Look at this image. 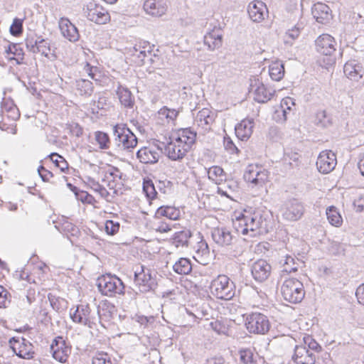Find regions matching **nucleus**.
Wrapping results in <instances>:
<instances>
[{
  "mask_svg": "<svg viewBox=\"0 0 364 364\" xmlns=\"http://www.w3.org/2000/svg\"><path fill=\"white\" fill-rule=\"evenodd\" d=\"M223 176H225V172L220 166H213L208 170V178L213 181H215L218 178H221Z\"/></svg>",
  "mask_w": 364,
  "mask_h": 364,
  "instance_id": "bf43d9fd",
  "label": "nucleus"
},
{
  "mask_svg": "<svg viewBox=\"0 0 364 364\" xmlns=\"http://www.w3.org/2000/svg\"><path fill=\"white\" fill-rule=\"evenodd\" d=\"M59 28L62 35L70 42H76L80 38V33L77 28L65 17L59 20Z\"/></svg>",
  "mask_w": 364,
  "mask_h": 364,
  "instance_id": "412c9836",
  "label": "nucleus"
},
{
  "mask_svg": "<svg viewBox=\"0 0 364 364\" xmlns=\"http://www.w3.org/2000/svg\"><path fill=\"white\" fill-rule=\"evenodd\" d=\"M6 51L8 54H13L16 57L22 58V56L24 55L23 48H21V45L18 43L10 44Z\"/></svg>",
  "mask_w": 364,
  "mask_h": 364,
  "instance_id": "0e129e2a",
  "label": "nucleus"
},
{
  "mask_svg": "<svg viewBox=\"0 0 364 364\" xmlns=\"http://www.w3.org/2000/svg\"><path fill=\"white\" fill-rule=\"evenodd\" d=\"M250 18L256 23H260L268 16V9L266 4L259 0L250 2L247 7Z\"/></svg>",
  "mask_w": 364,
  "mask_h": 364,
  "instance_id": "6ab92c4d",
  "label": "nucleus"
},
{
  "mask_svg": "<svg viewBox=\"0 0 364 364\" xmlns=\"http://www.w3.org/2000/svg\"><path fill=\"white\" fill-rule=\"evenodd\" d=\"M316 124L321 127H328L332 124V117L326 110H320L316 114Z\"/></svg>",
  "mask_w": 364,
  "mask_h": 364,
  "instance_id": "79ce46f5",
  "label": "nucleus"
},
{
  "mask_svg": "<svg viewBox=\"0 0 364 364\" xmlns=\"http://www.w3.org/2000/svg\"><path fill=\"white\" fill-rule=\"evenodd\" d=\"M213 241L221 247H227L233 243L235 237L226 228H217L212 231Z\"/></svg>",
  "mask_w": 364,
  "mask_h": 364,
  "instance_id": "4be33fe9",
  "label": "nucleus"
},
{
  "mask_svg": "<svg viewBox=\"0 0 364 364\" xmlns=\"http://www.w3.org/2000/svg\"><path fill=\"white\" fill-rule=\"evenodd\" d=\"M250 92L254 95V100L259 103L269 101L275 93V90L266 87L259 79H255L250 84Z\"/></svg>",
  "mask_w": 364,
  "mask_h": 364,
  "instance_id": "ddd939ff",
  "label": "nucleus"
},
{
  "mask_svg": "<svg viewBox=\"0 0 364 364\" xmlns=\"http://www.w3.org/2000/svg\"><path fill=\"white\" fill-rule=\"evenodd\" d=\"M343 72L348 78L358 81L364 74V69L356 60H350L344 65Z\"/></svg>",
  "mask_w": 364,
  "mask_h": 364,
  "instance_id": "393cba45",
  "label": "nucleus"
},
{
  "mask_svg": "<svg viewBox=\"0 0 364 364\" xmlns=\"http://www.w3.org/2000/svg\"><path fill=\"white\" fill-rule=\"evenodd\" d=\"M280 263H282V272L291 273L298 269V262L290 255H286L284 259L281 260Z\"/></svg>",
  "mask_w": 364,
  "mask_h": 364,
  "instance_id": "a19ab883",
  "label": "nucleus"
},
{
  "mask_svg": "<svg viewBox=\"0 0 364 364\" xmlns=\"http://www.w3.org/2000/svg\"><path fill=\"white\" fill-rule=\"evenodd\" d=\"M302 29V26L297 24L294 26L291 29H289L286 33V36L292 40L297 38L300 34V31Z\"/></svg>",
  "mask_w": 364,
  "mask_h": 364,
  "instance_id": "69168bd1",
  "label": "nucleus"
},
{
  "mask_svg": "<svg viewBox=\"0 0 364 364\" xmlns=\"http://www.w3.org/2000/svg\"><path fill=\"white\" fill-rule=\"evenodd\" d=\"M38 173L43 181H48L49 178L53 176V173L47 170L43 166H40L38 168Z\"/></svg>",
  "mask_w": 364,
  "mask_h": 364,
  "instance_id": "774afa93",
  "label": "nucleus"
},
{
  "mask_svg": "<svg viewBox=\"0 0 364 364\" xmlns=\"http://www.w3.org/2000/svg\"><path fill=\"white\" fill-rule=\"evenodd\" d=\"M316 49L319 53L328 56L327 65H333L336 62L334 53L336 42L333 37L328 34H322L315 41Z\"/></svg>",
  "mask_w": 364,
  "mask_h": 364,
  "instance_id": "6e6552de",
  "label": "nucleus"
},
{
  "mask_svg": "<svg viewBox=\"0 0 364 364\" xmlns=\"http://www.w3.org/2000/svg\"><path fill=\"white\" fill-rule=\"evenodd\" d=\"M281 294L283 299L291 303H300L305 296L302 282L295 278L285 279L281 287Z\"/></svg>",
  "mask_w": 364,
  "mask_h": 364,
  "instance_id": "39448f33",
  "label": "nucleus"
},
{
  "mask_svg": "<svg viewBox=\"0 0 364 364\" xmlns=\"http://www.w3.org/2000/svg\"><path fill=\"white\" fill-rule=\"evenodd\" d=\"M144 9L146 14L154 17H159L165 14L166 7L160 1L146 0L144 4Z\"/></svg>",
  "mask_w": 364,
  "mask_h": 364,
  "instance_id": "c756f323",
  "label": "nucleus"
},
{
  "mask_svg": "<svg viewBox=\"0 0 364 364\" xmlns=\"http://www.w3.org/2000/svg\"><path fill=\"white\" fill-rule=\"evenodd\" d=\"M303 343L304 346H306L307 348L310 349L311 352L319 353L322 350V347L318 343L309 335H306L303 337Z\"/></svg>",
  "mask_w": 364,
  "mask_h": 364,
  "instance_id": "c03bdc74",
  "label": "nucleus"
},
{
  "mask_svg": "<svg viewBox=\"0 0 364 364\" xmlns=\"http://www.w3.org/2000/svg\"><path fill=\"white\" fill-rule=\"evenodd\" d=\"M210 326L218 334H225L227 331L226 327L219 321L210 322Z\"/></svg>",
  "mask_w": 364,
  "mask_h": 364,
  "instance_id": "338daca9",
  "label": "nucleus"
},
{
  "mask_svg": "<svg viewBox=\"0 0 364 364\" xmlns=\"http://www.w3.org/2000/svg\"><path fill=\"white\" fill-rule=\"evenodd\" d=\"M191 237V232L190 230H181L177 232L174 234L173 237V243L176 247H183L187 246L188 242V239Z\"/></svg>",
  "mask_w": 364,
  "mask_h": 364,
  "instance_id": "ea45409f",
  "label": "nucleus"
},
{
  "mask_svg": "<svg viewBox=\"0 0 364 364\" xmlns=\"http://www.w3.org/2000/svg\"><path fill=\"white\" fill-rule=\"evenodd\" d=\"M23 18H14L9 31L13 36L18 37L23 32Z\"/></svg>",
  "mask_w": 364,
  "mask_h": 364,
  "instance_id": "a18cd8bd",
  "label": "nucleus"
},
{
  "mask_svg": "<svg viewBox=\"0 0 364 364\" xmlns=\"http://www.w3.org/2000/svg\"><path fill=\"white\" fill-rule=\"evenodd\" d=\"M173 270L178 274H188L192 270L191 262L189 259L181 257L175 262Z\"/></svg>",
  "mask_w": 364,
  "mask_h": 364,
  "instance_id": "c9c22d12",
  "label": "nucleus"
},
{
  "mask_svg": "<svg viewBox=\"0 0 364 364\" xmlns=\"http://www.w3.org/2000/svg\"><path fill=\"white\" fill-rule=\"evenodd\" d=\"M11 348L19 358L30 360L35 354L33 345L26 338L13 337L9 340Z\"/></svg>",
  "mask_w": 364,
  "mask_h": 364,
  "instance_id": "f8f14e48",
  "label": "nucleus"
},
{
  "mask_svg": "<svg viewBox=\"0 0 364 364\" xmlns=\"http://www.w3.org/2000/svg\"><path fill=\"white\" fill-rule=\"evenodd\" d=\"M154 217L156 218L166 217L170 220H176L180 217V211L173 206H161L156 210Z\"/></svg>",
  "mask_w": 364,
  "mask_h": 364,
  "instance_id": "2f4dec72",
  "label": "nucleus"
},
{
  "mask_svg": "<svg viewBox=\"0 0 364 364\" xmlns=\"http://www.w3.org/2000/svg\"><path fill=\"white\" fill-rule=\"evenodd\" d=\"M337 164L336 154L331 151H321L316 161V166L319 172L326 174L331 172Z\"/></svg>",
  "mask_w": 364,
  "mask_h": 364,
  "instance_id": "f3484780",
  "label": "nucleus"
},
{
  "mask_svg": "<svg viewBox=\"0 0 364 364\" xmlns=\"http://www.w3.org/2000/svg\"><path fill=\"white\" fill-rule=\"evenodd\" d=\"M189 150L176 140L168 142L165 146L167 156L173 161L182 159Z\"/></svg>",
  "mask_w": 364,
  "mask_h": 364,
  "instance_id": "b1692460",
  "label": "nucleus"
},
{
  "mask_svg": "<svg viewBox=\"0 0 364 364\" xmlns=\"http://www.w3.org/2000/svg\"><path fill=\"white\" fill-rule=\"evenodd\" d=\"M143 191L146 197L151 199L156 198L157 192L152 180L147 178L143 181Z\"/></svg>",
  "mask_w": 364,
  "mask_h": 364,
  "instance_id": "de8ad7c7",
  "label": "nucleus"
},
{
  "mask_svg": "<svg viewBox=\"0 0 364 364\" xmlns=\"http://www.w3.org/2000/svg\"><path fill=\"white\" fill-rule=\"evenodd\" d=\"M70 311V318L74 323L87 326L90 328L92 324H95L97 317L91 314V309L89 304H78L75 309Z\"/></svg>",
  "mask_w": 364,
  "mask_h": 364,
  "instance_id": "9b49d317",
  "label": "nucleus"
},
{
  "mask_svg": "<svg viewBox=\"0 0 364 364\" xmlns=\"http://www.w3.org/2000/svg\"><path fill=\"white\" fill-rule=\"evenodd\" d=\"M53 358L60 363L66 362L71 353V346L62 336H57L50 345Z\"/></svg>",
  "mask_w": 364,
  "mask_h": 364,
  "instance_id": "4468645a",
  "label": "nucleus"
},
{
  "mask_svg": "<svg viewBox=\"0 0 364 364\" xmlns=\"http://www.w3.org/2000/svg\"><path fill=\"white\" fill-rule=\"evenodd\" d=\"M245 326L250 333L264 335L270 328L268 317L259 312H252L247 315Z\"/></svg>",
  "mask_w": 364,
  "mask_h": 364,
  "instance_id": "423d86ee",
  "label": "nucleus"
},
{
  "mask_svg": "<svg viewBox=\"0 0 364 364\" xmlns=\"http://www.w3.org/2000/svg\"><path fill=\"white\" fill-rule=\"evenodd\" d=\"M316 359L317 355L307 348L306 346L301 343L295 346L291 355V360L295 364H315Z\"/></svg>",
  "mask_w": 364,
  "mask_h": 364,
  "instance_id": "2eb2a0df",
  "label": "nucleus"
},
{
  "mask_svg": "<svg viewBox=\"0 0 364 364\" xmlns=\"http://www.w3.org/2000/svg\"><path fill=\"white\" fill-rule=\"evenodd\" d=\"M247 218V211L245 210V213H241L240 215L236 218V220L233 221V226L235 230L238 233H242V235H247L248 232H243L242 230L245 228H247V221H246Z\"/></svg>",
  "mask_w": 364,
  "mask_h": 364,
  "instance_id": "37998d69",
  "label": "nucleus"
},
{
  "mask_svg": "<svg viewBox=\"0 0 364 364\" xmlns=\"http://www.w3.org/2000/svg\"><path fill=\"white\" fill-rule=\"evenodd\" d=\"M95 139L102 149H107L109 147L110 140L109 135L103 132L97 131L95 132Z\"/></svg>",
  "mask_w": 364,
  "mask_h": 364,
  "instance_id": "3c124183",
  "label": "nucleus"
},
{
  "mask_svg": "<svg viewBox=\"0 0 364 364\" xmlns=\"http://www.w3.org/2000/svg\"><path fill=\"white\" fill-rule=\"evenodd\" d=\"M48 299L51 307L56 311L60 312L67 308V301L52 294H48Z\"/></svg>",
  "mask_w": 364,
  "mask_h": 364,
  "instance_id": "58836bf2",
  "label": "nucleus"
},
{
  "mask_svg": "<svg viewBox=\"0 0 364 364\" xmlns=\"http://www.w3.org/2000/svg\"><path fill=\"white\" fill-rule=\"evenodd\" d=\"M124 174L121 172V171L115 166H109L107 170L105 172V177H112L113 180L123 179Z\"/></svg>",
  "mask_w": 364,
  "mask_h": 364,
  "instance_id": "e2e57ef3",
  "label": "nucleus"
},
{
  "mask_svg": "<svg viewBox=\"0 0 364 364\" xmlns=\"http://www.w3.org/2000/svg\"><path fill=\"white\" fill-rule=\"evenodd\" d=\"M113 132L115 150L130 151L136 146L138 139L126 124H115L113 127Z\"/></svg>",
  "mask_w": 364,
  "mask_h": 364,
  "instance_id": "f257e3e1",
  "label": "nucleus"
},
{
  "mask_svg": "<svg viewBox=\"0 0 364 364\" xmlns=\"http://www.w3.org/2000/svg\"><path fill=\"white\" fill-rule=\"evenodd\" d=\"M223 36L220 30H213L204 36V45L210 50H214L222 46Z\"/></svg>",
  "mask_w": 364,
  "mask_h": 364,
  "instance_id": "c85d7f7f",
  "label": "nucleus"
},
{
  "mask_svg": "<svg viewBox=\"0 0 364 364\" xmlns=\"http://www.w3.org/2000/svg\"><path fill=\"white\" fill-rule=\"evenodd\" d=\"M116 312V307L108 301H102L97 306V320L109 321Z\"/></svg>",
  "mask_w": 364,
  "mask_h": 364,
  "instance_id": "bb28decb",
  "label": "nucleus"
},
{
  "mask_svg": "<svg viewBox=\"0 0 364 364\" xmlns=\"http://www.w3.org/2000/svg\"><path fill=\"white\" fill-rule=\"evenodd\" d=\"M314 18L318 23L326 24L332 18L331 10L325 4L318 2L315 4L311 9Z\"/></svg>",
  "mask_w": 364,
  "mask_h": 364,
  "instance_id": "5701e85b",
  "label": "nucleus"
},
{
  "mask_svg": "<svg viewBox=\"0 0 364 364\" xmlns=\"http://www.w3.org/2000/svg\"><path fill=\"white\" fill-rule=\"evenodd\" d=\"M304 211V208L302 203L296 199H293L285 205L282 216L287 220L296 221L301 218Z\"/></svg>",
  "mask_w": 364,
  "mask_h": 364,
  "instance_id": "aec40b11",
  "label": "nucleus"
},
{
  "mask_svg": "<svg viewBox=\"0 0 364 364\" xmlns=\"http://www.w3.org/2000/svg\"><path fill=\"white\" fill-rule=\"evenodd\" d=\"M240 361L244 364H252L256 361L254 359L253 351L250 348H243L240 350Z\"/></svg>",
  "mask_w": 364,
  "mask_h": 364,
  "instance_id": "603ef678",
  "label": "nucleus"
},
{
  "mask_svg": "<svg viewBox=\"0 0 364 364\" xmlns=\"http://www.w3.org/2000/svg\"><path fill=\"white\" fill-rule=\"evenodd\" d=\"M107 97L100 95L97 100H92L91 102V109L93 114L98 113L99 110L105 109L107 105Z\"/></svg>",
  "mask_w": 364,
  "mask_h": 364,
  "instance_id": "864d4df0",
  "label": "nucleus"
},
{
  "mask_svg": "<svg viewBox=\"0 0 364 364\" xmlns=\"http://www.w3.org/2000/svg\"><path fill=\"white\" fill-rule=\"evenodd\" d=\"M90 187L93 191L99 193L101 197L103 198L107 199L109 195V192L103 186L93 179L90 180Z\"/></svg>",
  "mask_w": 364,
  "mask_h": 364,
  "instance_id": "13d9d810",
  "label": "nucleus"
},
{
  "mask_svg": "<svg viewBox=\"0 0 364 364\" xmlns=\"http://www.w3.org/2000/svg\"><path fill=\"white\" fill-rule=\"evenodd\" d=\"M50 43L48 39H44L40 36L39 42L38 43L36 53H41L43 55L47 57L50 51Z\"/></svg>",
  "mask_w": 364,
  "mask_h": 364,
  "instance_id": "5fc2aeb1",
  "label": "nucleus"
},
{
  "mask_svg": "<svg viewBox=\"0 0 364 364\" xmlns=\"http://www.w3.org/2000/svg\"><path fill=\"white\" fill-rule=\"evenodd\" d=\"M269 74L274 81H280L284 75V65L282 61L272 62L269 66Z\"/></svg>",
  "mask_w": 364,
  "mask_h": 364,
  "instance_id": "473e14b6",
  "label": "nucleus"
},
{
  "mask_svg": "<svg viewBox=\"0 0 364 364\" xmlns=\"http://www.w3.org/2000/svg\"><path fill=\"white\" fill-rule=\"evenodd\" d=\"M211 293L219 299L230 300L235 294V284L226 275L220 274L210 284Z\"/></svg>",
  "mask_w": 364,
  "mask_h": 364,
  "instance_id": "7ed1b4c3",
  "label": "nucleus"
},
{
  "mask_svg": "<svg viewBox=\"0 0 364 364\" xmlns=\"http://www.w3.org/2000/svg\"><path fill=\"white\" fill-rule=\"evenodd\" d=\"M120 228L119 222L107 220L105 224V230L107 235H114L118 232Z\"/></svg>",
  "mask_w": 364,
  "mask_h": 364,
  "instance_id": "6e6d98bb",
  "label": "nucleus"
},
{
  "mask_svg": "<svg viewBox=\"0 0 364 364\" xmlns=\"http://www.w3.org/2000/svg\"><path fill=\"white\" fill-rule=\"evenodd\" d=\"M197 133L191 127L181 129L178 130V136L176 137V141L184 145V147H187L191 149L193 144H195L196 139Z\"/></svg>",
  "mask_w": 364,
  "mask_h": 364,
  "instance_id": "cd10ccee",
  "label": "nucleus"
},
{
  "mask_svg": "<svg viewBox=\"0 0 364 364\" xmlns=\"http://www.w3.org/2000/svg\"><path fill=\"white\" fill-rule=\"evenodd\" d=\"M269 171L257 164H250L244 173V180L253 186L261 187L269 178Z\"/></svg>",
  "mask_w": 364,
  "mask_h": 364,
  "instance_id": "9d476101",
  "label": "nucleus"
},
{
  "mask_svg": "<svg viewBox=\"0 0 364 364\" xmlns=\"http://www.w3.org/2000/svg\"><path fill=\"white\" fill-rule=\"evenodd\" d=\"M247 228H245L243 232L257 231L258 233H262L268 231L269 221L267 220V214H262L260 210H257L253 213L247 212Z\"/></svg>",
  "mask_w": 364,
  "mask_h": 364,
  "instance_id": "1a4fd4ad",
  "label": "nucleus"
},
{
  "mask_svg": "<svg viewBox=\"0 0 364 364\" xmlns=\"http://www.w3.org/2000/svg\"><path fill=\"white\" fill-rule=\"evenodd\" d=\"M136 159L144 164H155L161 156V150L156 146H143L136 152Z\"/></svg>",
  "mask_w": 364,
  "mask_h": 364,
  "instance_id": "dca6fc26",
  "label": "nucleus"
},
{
  "mask_svg": "<svg viewBox=\"0 0 364 364\" xmlns=\"http://www.w3.org/2000/svg\"><path fill=\"white\" fill-rule=\"evenodd\" d=\"M215 120L214 113L208 108H203L196 115V121L198 125L204 127L210 125Z\"/></svg>",
  "mask_w": 364,
  "mask_h": 364,
  "instance_id": "f704fd0d",
  "label": "nucleus"
},
{
  "mask_svg": "<svg viewBox=\"0 0 364 364\" xmlns=\"http://www.w3.org/2000/svg\"><path fill=\"white\" fill-rule=\"evenodd\" d=\"M92 364H112V361L107 353L97 351L92 356Z\"/></svg>",
  "mask_w": 364,
  "mask_h": 364,
  "instance_id": "49530a36",
  "label": "nucleus"
},
{
  "mask_svg": "<svg viewBox=\"0 0 364 364\" xmlns=\"http://www.w3.org/2000/svg\"><path fill=\"white\" fill-rule=\"evenodd\" d=\"M83 14L87 20L97 24H105L110 20L108 11L94 1H91L84 6Z\"/></svg>",
  "mask_w": 364,
  "mask_h": 364,
  "instance_id": "0eeeda50",
  "label": "nucleus"
},
{
  "mask_svg": "<svg viewBox=\"0 0 364 364\" xmlns=\"http://www.w3.org/2000/svg\"><path fill=\"white\" fill-rule=\"evenodd\" d=\"M97 286L102 295L109 297L124 294L125 286L123 282L114 274H106L100 276L97 280Z\"/></svg>",
  "mask_w": 364,
  "mask_h": 364,
  "instance_id": "f03ea898",
  "label": "nucleus"
},
{
  "mask_svg": "<svg viewBox=\"0 0 364 364\" xmlns=\"http://www.w3.org/2000/svg\"><path fill=\"white\" fill-rule=\"evenodd\" d=\"M272 267L264 259H258L251 266V274L253 279L259 283L266 281L271 274Z\"/></svg>",
  "mask_w": 364,
  "mask_h": 364,
  "instance_id": "a211bd4d",
  "label": "nucleus"
},
{
  "mask_svg": "<svg viewBox=\"0 0 364 364\" xmlns=\"http://www.w3.org/2000/svg\"><path fill=\"white\" fill-rule=\"evenodd\" d=\"M51 161L59 168L62 172H65L68 168V164L65 159L57 153H52L49 155Z\"/></svg>",
  "mask_w": 364,
  "mask_h": 364,
  "instance_id": "8fccbe9b",
  "label": "nucleus"
},
{
  "mask_svg": "<svg viewBox=\"0 0 364 364\" xmlns=\"http://www.w3.org/2000/svg\"><path fill=\"white\" fill-rule=\"evenodd\" d=\"M65 129L69 131V133L76 137H80L82 135V128L79 124L75 122L67 123L65 124Z\"/></svg>",
  "mask_w": 364,
  "mask_h": 364,
  "instance_id": "4d7b16f0",
  "label": "nucleus"
},
{
  "mask_svg": "<svg viewBox=\"0 0 364 364\" xmlns=\"http://www.w3.org/2000/svg\"><path fill=\"white\" fill-rule=\"evenodd\" d=\"M253 127V119H245L235 126V134L239 139L246 141L252 135Z\"/></svg>",
  "mask_w": 364,
  "mask_h": 364,
  "instance_id": "a878e982",
  "label": "nucleus"
},
{
  "mask_svg": "<svg viewBox=\"0 0 364 364\" xmlns=\"http://www.w3.org/2000/svg\"><path fill=\"white\" fill-rule=\"evenodd\" d=\"M326 213L330 224L335 227H339L342 225V217L335 206L328 207L326 209Z\"/></svg>",
  "mask_w": 364,
  "mask_h": 364,
  "instance_id": "4c0bfd02",
  "label": "nucleus"
},
{
  "mask_svg": "<svg viewBox=\"0 0 364 364\" xmlns=\"http://www.w3.org/2000/svg\"><path fill=\"white\" fill-rule=\"evenodd\" d=\"M151 47L148 42H144L143 45L141 43L139 45H135L133 48L132 55L136 56L139 61L138 63H141V65L145 63V58L147 56V54H151V50H150Z\"/></svg>",
  "mask_w": 364,
  "mask_h": 364,
  "instance_id": "72a5a7b5",
  "label": "nucleus"
},
{
  "mask_svg": "<svg viewBox=\"0 0 364 364\" xmlns=\"http://www.w3.org/2000/svg\"><path fill=\"white\" fill-rule=\"evenodd\" d=\"M62 230L65 233L70 234L72 236H78L80 233L78 228L72 223L68 221H65L62 224Z\"/></svg>",
  "mask_w": 364,
  "mask_h": 364,
  "instance_id": "052dcab7",
  "label": "nucleus"
},
{
  "mask_svg": "<svg viewBox=\"0 0 364 364\" xmlns=\"http://www.w3.org/2000/svg\"><path fill=\"white\" fill-rule=\"evenodd\" d=\"M75 87L80 95L90 96L94 91L92 82L85 79L77 80Z\"/></svg>",
  "mask_w": 364,
  "mask_h": 364,
  "instance_id": "e433bc0d",
  "label": "nucleus"
},
{
  "mask_svg": "<svg viewBox=\"0 0 364 364\" xmlns=\"http://www.w3.org/2000/svg\"><path fill=\"white\" fill-rule=\"evenodd\" d=\"M117 95L120 103L124 107L131 109L134 107V98L128 88L119 85L117 90Z\"/></svg>",
  "mask_w": 364,
  "mask_h": 364,
  "instance_id": "7c9ffc66",
  "label": "nucleus"
},
{
  "mask_svg": "<svg viewBox=\"0 0 364 364\" xmlns=\"http://www.w3.org/2000/svg\"><path fill=\"white\" fill-rule=\"evenodd\" d=\"M134 282L141 293L154 291L158 286L156 274H153V271L144 265L136 267L134 271Z\"/></svg>",
  "mask_w": 364,
  "mask_h": 364,
  "instance_id": "20e7f679",
  "label": "nucleus"
},
{
  "mask_svg": "<svg viewBox=\"0 0 364 364\" xmlns=\"http://www.w3.org/2000/svg\"><path fill=\"white\" fill-rule=\"evenodd\" d=\"M75 197L77 200L82 201V203L92 204L95 201L94 197L89 194L87 191L79 190L77 193H75Z\"/></svg>",
  "mask_w": 364,
  "mask_h": 364,
  "instance_id": "680f3d73",
  "label": "nucleus"
},
{
  "mask_svg": "<svg viewBox=\"0 0 364 364\" xmlns=\"http://www.w3.org/2000/svg\"><path fill=\"white\" fill-rule=\"evenodd\" d=\"M40 36L36 34H30L28 35L26 38L25 39V43L27 50L32 53H36V48L38 46V43L39 42Z\"/></svg>",
  "mask_w": 364,
  "mask_h": 364,
  "instance_id": "09e8293b",
  "label": "nucleus"
}]
</instances>
